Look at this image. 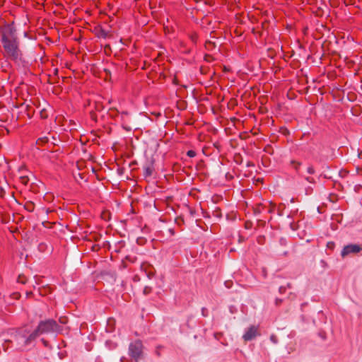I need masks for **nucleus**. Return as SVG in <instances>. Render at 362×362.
I'll return each instance as SVG.
<instances>
[{"mask_svg": "<svg viewBox=\"0 0 362 362\" xmlns=\"http://www.w3.org/2000/svg\"><path fill=\"white\" fill-rule=\"evenodd\" d=\"M1 42L4 50L5 56L15 62L22 61V52L19 47V40L16 27L11 24L5 26L1 34Z\"/></svg>", "mask_w": 362, "mask_h": 362, "instance_id": "f257e3e1", "label": "nucleus"}, {"mask_svg": "<svg viewBox=\"0 0 362 362\" xmlns=\"http://www.w3.org/2000/svg\"><path fill=\"white\" fill-rule=\"evenodd\" d=\"M13 349L18 351H24L26 347L32 345L35 341L33 332H30L26 327L19 328L12 335Z\"/></svg>", "mask_w": 362, "mask_h": 362, "instance_id": "f03ea898", "label": "nucleus"}, {"mask_svg": "<svg viewBox=\"0 0 362 362\" xmlns=\"http://www.w3.org/2000/svg\"><path fill=\"white\" fill-rule=\"evenodd\" d=\"M62 331V327L52 319L41 320L39 322L37 327L32 331L35 339L41 334L59 333Z\"/></svg>", "mask_w": 362, "mask_h": 362, "instance_id": "7ed1b4c3", "label": "nucleus"}, {"mask_svg": "<svg viewBox=\"0 0 362 362\" xmlns=\"http://www.w3.org/2000/svg\"><path fill=\"white\" fill-rule=\"evenodd\" d=\"M142 348L143 345L140 341H136L130 344L129 347V355L136 361H138L141 358Z\"/></svg>", "mask_w": 362, "mask_h": 362, "instance_id": "20e7f679", "label": "nucleus"}, {"mask_svg": "<svg viewBox=\"0 0 362 362\" xmlns=\"http://www.w3.org/2000/svg\"><path fill=\"white\" fill-rule=\"evenodd\" d=\"M362 250V247L356 244H350L344 246L341 251V255L344 257L349 254H356Z\"/></svg>", "mask_w": 362, "mask_h": 362, "instance_id": "39448f33", "label": "nucleus"}, {"mask_svg": "<svg viewBox=\"0 0 362 362\" xmlns=\"http://www.w3.org/2000/svg\"><path fill=\"white\" fill-rule=\"evenodd\" d=\"M257 334V327L256 326H251L243 334V338L245 341H251L255 339Z\"/></svg>", "mask_w": 362, "mask_h": 362, "instance_id": "423d86ee", "label": "nucleus"}, {"mask_svg": "<svg viewBox=\"0 0 362 362\" xmlns=\"http://www.w3.org/2000/svg\"><path fill=\"white\" fill-rule=\"evenodd\" d=\"M153 160L151 159L144 165V176L145 177H151L153 175Z\"/></svg>", "mask_w": 362, "mask_h": 362, "instance_id": "0eeeda50", "label": "nucleus"}, {"mask_svg": "<svg viewBox=\"0 0 362 362\" xmlns=\"http://www.w3.org/2000/svg\"><path fill=\"white\" fill-rule=\"evenodd\" d=\"M10 344H13V340L11 339H6L4 341V342L2 344V348L4 351H8V349L11 348ZM13 346H11L12 348Z\"/></svg>", "mask_w": 362, "mask_h": 362, "instance_id": "6e6552de", "label": "nucleus"}, {"mask_svg": "<svg viewBox=\"0 0 362 362\" xmlns=\"http://www.w3.org/2000/svg\"><path fill=\"white\" fill-rule=\"evenodd\" d=\"M25 209L31 212L34 210V204L32 203V202H27L25 204Z\"/></svg>", "mask_w": 362, "mask_h": 362, "instance_id": "1a4fd4ad", "label": "nucleus"}, {"mask_svg": "<svg viewBox=\"0 0 362 362\" xmlns=\"http://www.w3.org/2000/svg\"><path fill=\"white\" fill-rule=\"evenodd\" d=\"M27 281L26 277L23 274H20L18 277V282L21 284H25Z\"/></svg>", "mask_w": 362, "mask_h": 362, "instance_id": "9d476101", "label": "nucleus"}, {"mask_svg": "<svg viewBox=\"0 0 362 362\" xmlns=\"http://www.w3.org/2000/svg\"><path fill=\"white\" fill-rule=\"evenodd\" d=\"M47 141H48V138L47 137H42V138L38 139V140L37 141V144H45Z\"/></svg>", "mask_w": 362, "mask_h": 362, "instance_id": "9b49d317", "label": "nucleus"}, {"mask_svg": "<svg viewBox=\"0 0 362 362\" xmlns=\"http://www.w3.org/2000/svg\"><path fill=\"white\" fill-rule=\"evenodd\" d=\"M21 182L24 185H26L29 180L28 177L26 176L21 177Z\"/></svg>", "mask_w": 362, "mask_h": 362, "instance_id": "f8f14e48", "label": "nucleus"}, {"mask_svg": "<svg viewBox=\"0 0 362 362\" xmlns=\"http://www.w3.org/2000/svg\"><path fill=\"white\" fill-rule=\"evenodd\" d=\"M151 291V288L150 286H145L144 288V291H143V292L145 295L149 293Z\"/></svg>", "mask_w": 362, "mask_h": 362, "instance_id": "ddd939ff", "label": "nucleus"}, {"mask_svg": "<svg viewBox=\"0 0 362 362\" xmlns=\"http://www.w3.org/2000/svg\"><path fill=\"white\" fill-rule=\"evenodd\" d=\"M59 321L61 324H66L68 320L66 317H59Z\"/></svg>", "mask_w": 362, "mask_h": 362, "instance_id": "4468645a", "label": "nucleus"}, {"mask_svg": "<svg viewBox=\"0 0 362 362\" xmlns=\"http://www.w3.org/2000/svg\"><path fill=\"white\" fill-rule=\"evenodd\" d=\"M307 172L309 173V174H314L315 173V170L313 168V166H309L308 168H307Z\"/></svg>", "mask_w": 362, "mask_h": 362, "instance_id": "2eb2a0df", "label": "nucleus"}, {"mask_svg": "<svg viewBox=\"0 0 362 362\" xmlns=\"http://www.w3.org/2000/svg\"><path fill=\"white\" fill-rule=\"evenodd\" d=\"M270 340L274 343V344H276L278 342V340H277V338L275 335L272 334L271 337H270Z\"/></svg>", "mask_w": 362, "mask_h": 362, "instance_id": "dca6fc26", "label": "nucleus"}, {"mask_svg": "<svg viewBox=\"0 0 362 362\" xmlns=\"http://www.w3.org/2000/svg\"><path fill=\"white\" fill-rule=\"evenodd\" d=\"M187 154L188 156L192 157V158L195 156V155H196V153L194 151H187Z\"/></svg>", "mask_w": 362, "mask_h": 362, "instance_id": "f3484780", "label": "nucleus"}, {"mask_svg": "<svg viewBox=\"0 0 362 362\" xmlns=\"http://www.w3.org/2000/svg\"><path fill=\"white\" fill-rule=\"evenodd\" d=\"M154 273L153 271H148V272H146V275L148 276V279H151L152 278V276H153Z\"/></svg>", "mask_w": 362, "mask_h": 362, "instance_id": "a211bd4d", "label": "nucleus"}, {"mask_svg": "<svg viewBox=\"0 0 362 362\" xmlns=\"http://www.w3.org/2000/svg\"><path fill=\"white\" fill-rule=\"evenodd\" d=\"M292 163H293L295 165V168L296 170H298V168L300 167V165H301L300 163H298V162H296V161H293Z\"/></svg>", "mask_w": 362, "mask_h": 362, "instance_id": "6ab92c4d", "label": "nucleus"}, {"mask_svg": "<svg viewBox=\"0 0 362 362\" xmlns=\"http://www.w3.org/2000/svg\"><path fill=\"white\" fill-rule=\"evenodd\" d=\"M279 291L281 293H284L286 291V288L284 286H280Z\"/></svg>", "mask_w": 362, "mask_h": 362, "instance_id": "aec40b11", "label": "nucleus"}, {"mask_svg": "<svg viewBox=\"0 0 362 362\" xmlns=\"http://www.w3.org/2000/svg\"><path fill=\"white\" fill-rule=\"evenodd\" d=\"M305 180L309 182H313V179L310 177H305Z\"/></svg>", "mask_w": 362, "mask_h": 362, "instance_id": "412c9836", "label": "nucleus"}, {"mask_svg": "<svg viewBox=\"0 0 362 362\" xmlns=\"http://www.w3.org/2000/svg\"><path fill=\"white\" fill-rule=\"evenodd\" d=\"M41 341H42V342L45 346H47V341L46 340H45L44 339H41Z\"/></svg>", "mask_w": 362, "mask_h": 362, "instance_id": "4be33fe9", "label": "nucleus"}, {"mask_svg": "<svg viewBox=\"0 0 362 362\" xmlns=\"http://www.w3.org/2000/svg\"><path fill=\"white\" fill-rule=\"evenodd\" d=\"M281 302V299H276V304H279V303Z\"/></svg>", "mask_w": 362, "mask_h": 362, "instance_id": "5701e85b", "label": "nucleus"}, {"mask_svg": "<svg viewBox=\"0 0 362 362\" xmlns=\"http://www.w3.org/2000/svg\"><path fill=\"white\" fill-rule=\"evenodd\" d=\"M208 43H209L210 45H213V46H214V43H211V42H209Z\"/></svg>", "mask_w": 362, "mask_h": 362, "instance_id": "b1692460", "label": "nucleus"}, {"mask_svg": "<svg viewBox=\"0 0 362 362\" xmlns=\"http://www.w3.org/2000/svg\"><path fill=\"white\" fill-rule=\"evenodd\" d=\"M40 115H42V117L45 116V114H42V112H40Z\"/></svg>", "mask_w": 362, "mask_h": 362, "instance_id": "393cba45", "label": "nucleus"}, {"mask_svg": "<svg viewBox=\"0 0 362 362\" xmlns=\"http://www.w3.org/2000/svg\"><path fill=\"white\" fill-rule=\"evenodd\" d=\"M40 115H42V117L45 116V114H42V112H40Z\"/></svg>", "mask_w": 362, "mask_h": 362, "instance_id": "a878e982", "label": "nucleus"}, {"mask_svg": "<svg viewBox=\"0 0 362 362\" xmlns=\"http://www.w3.org/2000/svg\"><path fill=\"white\" fill-rule=\"evenodd\" d=\"M24 35H25V36H26V35H27V33H26V32H25V33H24Z\"/></svg>", "mask_w": 362, "mask_h": 362, "instance_id": "bb28decb", "label": "nucleus"}, {"mask_svg": "<svg viewBox=\"0 0 362 362\" xmlns=\"http://www.w3.org/2000/svg\"><path fill=\"white\" fill-rule=\"evenodd\" d=\"M268 212H269V213L272 212V209H269Z\"/></svg>", "mask_w": 362, "mask_h": 362, "instance_id": "cd10ccee", "label": "nucleus"}]
</instances>
